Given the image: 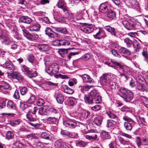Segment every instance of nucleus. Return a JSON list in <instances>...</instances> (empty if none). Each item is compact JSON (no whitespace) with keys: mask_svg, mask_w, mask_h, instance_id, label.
I'll return each mask as SVG.
<instances>
[{"mask_svg":"<svg viewBox=\"0 0 148 148\" xmlns=\"http://www.w3.org/2000/svg\"><path fill=\"white\" fill-rule=\"evenodd\" d=\"M120 91L122 94L121 97L126 102H129L133 99L134 95L131 91L125 88H121Z\"/></svg>","mask_w":148,"mask_h":148,"instance_id":"f257e3e1","label":"nucleus"},{"mask_svg":"<svg viewBox=\"0 0 148 148\" xmlns=\"http://www.w3.org/2000/svg\"><path fill=\"white\" fill-rule=\"evenodd\" d=\"M57 5L58 8L62 9L64 12L66 14L69 19L73 18V14L71 13L66 6L64 0H58Z\"/></svg>","mask_w":148,"mask_h":148,"instance_id":"f03ea898","label":"nucleus"},{"mask_svg":"<svg viewBox=\"0 0 148 148\" xmlns=\"http://www.w3.org/2000/svg\"><path fill=\"white\" fill-rule=\"evenodd\" d=\"M38 110V108L36 106L34 107L32 109H29L26 114L27 118L29 121H34L37 120V118L35 113Z\"/></svg>","mask_w":148,"mask_h":148,"instance_id":"7ed1b4c3","label":"nucleus"},{"mask_svg":"<svg viewBox=\"0 0 148 148\" xmlns=\"http://www.w3.org/2000/svg\"><path fill=\"white\" fill-rule=\"evenodd\" d=\"M115 76L111 73L103 74L101 77L100 82L101 84L104 86H108L110 81L114 78Z\"/></svg>","mask_w":148,"mask_h":148,"instance_id":"20e7f679","label":"nucleus"},{"mask_svg":"<svg viewBox=\"0 0 148 148\" xmlns=\"http://www.w3.org/2000/svg\"><path fill=\"white\" fill-rule=\"evenodd\" d=\"M59 70L58 64L56 63H53L49 66L48 70L46 71L48 74L53 76L58 72Z\"/></svg>","mask_w":148,"mask_h":148,"instance_id":"39448f33","label":"nucleus"},{"mask_svg":"<svg viewBox=\"0 0 148 148\" xmlns=\"http://www.w3.org/2000/svg\"><path fill=\"white\" fill-rule=\"evenodd\" d=\"M86 134L88 133V135H85L84 137L86 139L89 140H96L97 138V136L96 134V130L94 129H90L86 132Z\"/></svg>","mask_w":148,"mask_h":148,"instance_id":"423d86ee","label":"nucleus"},{"mask_svg":"<svg viewBox=\"0 0 148 148\" xmlns=\"http://www.w3.org/2000/svg\"><path fill=\"white\" fill-rule=\"evenodd\" d=\"M89 94L88 95H85L84 99L85 102L88 104H90L93 103H99L100 99L98 98L96 100L94 99Z\"/></svg>","mask_w":148,"mask_h":148,"instance_id":"0eeeda50","label":"nucleus"},{"mask_svg":"<svg viewBox=\"0 0 148 148\" xmlns=\"http://www.w3.org/2000/svg\"><path fill=\"white\" fill-rule=\"evenodd\" d=\"M45 32V34L51 38H58L60 37L59 34L55 32L50 28L48 27L46 28Z\"/></svg>","mask_w":148,"mask_h":148,"instance_id":"6e6552de","label":"nucleus"},{"mask_svg":"<svg viewBox=\"0 0 148 148\" xmlns=\"http://www.w3.org/2000/svg\"><path fill=\"white\" fill-rule=\"evenodd\" d=\"M112 63H110L108 62H106L105 63L108 66L114 68L115 69H116L118 67L123 70H124V66L121 65L119 62H117L114 60H111Z\"/></svg>","mask_w":148,"mask_h":148,"instance_id":"1a4fd4ad","label":"nucleus"},{"mask_svg":"<svg viewBox=\"0 0 148 148\" xmlns=\"http://www.w3.org/2000/svg\"><path fill=\"white\" fill-rule=\"evenodd\" d=\"M21 70L23 72L26 73L27 75L29 77L32 78L35 77L37 75L36 72L35 71L33 73H32L29 70V68L25 65L22 66L21 67Z\"/></svg>","mask_w":148,"mask_h":148,"instance_id":"9d476101","label":"nucleus"},{"mask_svg":"<svg viewBox=\"0 0 148 148\" xmlns=\"http://www.w3.org/2000/svg\"><path fill=\"white\" fill-rule=\"evenodd\" d=\"M97 29L98 30V32L95 34L93 35L94 38L100 40L106 36V35L104 30L100 28H98Z\"/></svg>","mask_w":148,"mask_h":148,"instance_id":"9b49d317","label":"nucleus"},{"mask_svg":"<svg viewBox=\"0 0 148 148\" xmlns=\"http://www.w3.org/2000/svg\"><path fill=\"white\" fill-rule=\"evenodd\" d=\"M81 30L86 33H90L94 30V28L91 25L84 24L81 27Z\"/></svg>","mask_w":148,"mask_h":148,"instance_id":"f8f14e48","label":"nucleus"},{"mask_svg":"<svg viewBox=\"0 0 148 148\" xmlns=\"http://www.w3.org/2000/svg\"><path fill=\"white\" fill-rule=\"evenodd\" d=\"M10 89V86L8 83L4 81L0 82V92H3L5 90H9Z\"/></svg>","mask_w":148,"mask_h":148,"instance_id":"ddd939ff","label":"nucleus"},{"mask_svg":"<svg viewBox=\"0 0 148 148\" xmlns=\"http://www.w3.org/2000/svg\"><path fill=\"white\" fill-rule=\"evenodd\" d=\"M3 67L10 71V72L14 71L15 69V67L12 62L10 61H6L5 62V65H3ZM3 66V65H0Z\"/></svg>","mask_w":148,"mask_h":148,"instance_id":"4468645a","label":"nucleus"},{"mask_svg":"<svg viewBox=\"0 0 148 148\" xmlns=\"http://www.w3.org/2000/svg\"><path fill=\"white\" fill-rule=\"evenodd\" d=\"M63 124L66 127L71 128H74L77 126V123L75 121L70 120L64 121Z\"/></svg>","mask_w":148,"mask_h":148,"instance_id":"2eb2a0df","label":"nucleus"},{"mask_svg":"<svg viewBox=\"0 0 148 148\" xmlns=\"http://www.w3.org/2000/svg\"><path fill=\"white\" fill-rule=\"evenodd\" d=\"M122 23L124 27L128 30L134 29L135 25L132 22H128L126 21H123Z\"/></svg>","mask_w":148,"mask_h":148,"instance_id":"dca6fc26","label":"nucleus"},{"mask_svg":"<svg viewBox=\"0 0 148 148\" xmlns=\"http://www.w3.org/2000/svg\"><path fill=\"white\" fill-rule=\"evenodd\" d=\"M118 123V121L117 120L114 121L112 120H108L107 122L106 127L109 129L111 130L113 129L114 127Z\"/></svg>","mask_w":148,"mask_h":148,"instance_id":"f3484780","label":"nucleus"},{"mask_svg":"<svg viewBox=\"0 0 148 148\" xmlns=\"http://www.w3.org/2000/svg\"><path fill=\"white\" fill-rule=\"evenodd\" d=\"M40 25L37 23L31 24L28 27L29 30L31 32L38 31L40 29Z\"/></svg>","mask_w":148,"mask_h":148,"instance_id":"a211bd4d","label":"nucleus"},{"mask_svg":"<svg viewBox=\"0 0 148 148\" xmlns=\"http://www.w3.org/2000/svg\"><path fill=\"white\" fill-rule=\"evenodd\" d=\"M104 28L108 32L110 33L112 35L115 37L117 36L116 30L115 28L108 25L105 26Z\"/></svg>","mask_w":148,"mask_h":148,"instance_id":"6ab92c4d","label":"nucleus"},{"mask_svg":"<svg viewBox=\"0 0 148 148\" xmlns=\"http://www.w3.org/2000/svg\"><path fill=\"white\" fill-rule=\"evenodd\" d=\"M24 35L27 39L31 40H36L38 38V36L36 34H31L24 32Z\"/></svg>","mask_w":148,"mask_h":148,"instance_id":"aec40b11","label":"nucleus"},{"mask_svg":"<svg viewBox=\"0 0 148 148\" xmlns=\"http://www.w3.org/2000/svg\"><path fill=\"white\" fill-rule=\"evenodd\" d=\"M49 107L47 106H45L39 108L38 113L40 115H47L48 113Z\"/></svg>","mask_w":148,"mask_h":148,"instance_id":"412c9836","label":"nucleus"},{"mask_svg":"<svg viewBox=\"0 0 148 148\" xmlns=\"http://www.w3.org/2000/svg\"><path fill=\"white\" fill-rule=\"evenodd\" d=\"M79 76L82 78L84 82L91 83L93 81V79L89 75L87 74H84L83 75H79Z\"/></svg>","mask_w":148,"mask_h":148,"instance_id":"4be33fe9","label":"nucleus"},{"mask_svg":"<svg viewBox=\"0 0 148 148\" xmlns=\"http://www.w3.org/2000/svg\"><path fill=\"white\" fill-rule=\"evenodd\" d=\"M92 97L94 98V99L95 100H96L98 98L100 99L99 101V103H100L101 101V96L99 95L97 91L95 90H92L89 94Z\"/></svg>","mask_w":148,"mask_h":148,"instance_id":"5701e85b","label":"nucleus"},{"mask_svg":"<svg viewBox=\"0 0 148 148\" xmlns=\"http://www.w3.org/2000/svg\"><path fill=\"white\" fill-rule=\"evenodd\" d=\"M136 88L138 90L143 92H147L148 89L146 86L141 83H137Z\"/></svg>","mask_w":148,"mask_h":148,"instance_id":"b1692460","label":"nucleus"},{"mask_svg":"<svg viewBox=\"0 0 148 148\" xmlns=\"http://www.w3.org/2000/svg\"><path fill=\"white\" fill-rule=\"evenodd\" d=\"M38 48L40 50L45 52L48 51L50 47L47 44H40L38 45Z\"/></svg>","mask_w":148,"mask_h":148,"instance_id":"393cba45","label":"nucleus"},{"mask_svg":"<svg viewBox=\"0 0 148 148\" xmlns=\"http://www.w3.org/2000/svg\"><path fill=\"white\" fill-rule=\"evenodd\" d=\"M54 97L56 98L57 102L60 104H62L64 100V96L61 93L56 94Z\"/></svg>","mask_w":148,"mask_h":148,"instance_id":"a878e982","label":"nucleus"},{"mask_svg":"<svg viewBox=\"0 0 148 148\" xmlns=\"http://www.w3.org/2000/svg\"><path fill=\"white\" fill-rule=\"evenodd\" d=\"M108 5L107 3H102L99 7V11L101 12H106L108 10Z\"/></svg>","mask_w":148,"mask_h":148,"instance_id":"bb28decb","label":"nucleus"},{"mask_svg":"<svg viewBox=\"0 0 148 148\" xmlns=\"http://www.w3.org/2000/svg\"><path fill=\"white\" fill-rule=\"evenodd\" d=\"M135 122L134 121L131 123L125 122L124 126L127 130L130 131L135 125Z\"/></svg>","mask_w":148,"mask_h":148,"instance_id":"cd10ccee","label":"nucleus"},{"mask_svg":"<svg viewBox=\"0 0 148 148\" xmlns=\"http://www.w3.org/2000/svg\"><path fill=\"white\" fill-rule=\"evenodd\" d=\"M20 21L21 22L30 24L32 21V20L27 16H23L20 18Z\"/></svg>","mask_w":148,"mask_h":148,"instance_id":"c85d7f7f","label":"nucleus"},{"mask_svg":"<svg viewBox=\"0 0 148 148\" xmlns=\"http://www.w3.org/2000/svg\"><path fill=\"white\" fill-rule=\"evenodd\" d=\"M101 138L103 140L109 139L111 138V136L109 133L105 131H102L101 133Z\"/></svg>","mask_w":148,"mask_h":148,"instance_id":"c756f323","label":"nucleus"},{"mask_svg":"<svg viewBox=\"0 0 148 148\" xmlns=\"http://www.w3.org/2000/svg\"><path fill=\"white\" fill-rule=\"evenodd\" d=\"M41 137L42 138L51 140V136L50 133L48 132H42L41 134Z\"/></svg>","mask_w":148,"mask_h":148,"instance_id":"7c9ffc66","label":"nucleus"},{"mask_svg":"<svg viewBox=\"0 0 148 148\" xmlns=\"http://www.w3.org/2000/svg\"><path fill=\"white\" fill-rule=\"evenodd\" d=\"M77 99L73 97H69L67 100L68 104L71 106L75 105L77 102Z\"/></svg>","mask_w":148,"mask_h":148,"instance_id":"2f4dec72","label":"nucleus"},{"mask_svg":"<svg viewBox=\"0 0 148 148\" xmlns=\"http://www.w3.org/2000/svg\"><path fill=\"white\" fill-rule=\"evenodd\" d=\"M119 51L120 53L126 54L128 56L130 55L131 54V53L129 50L123 47H120L119 49Z\"/></svg>","mask_w":148,"mask_h":148,"instance_id":"473e14b6","label":"nucleus"},{"mask_svg":"<svg viewBox=\"0 0 148 148\" xmlns=\"http://www.w3.org/2000/svg\"><path fill=\"white\" fill-rule=\"evenodd\" d=\"M135 77L138 82L137 83H141V82H143L144 80H146L140 75L139 72L137 71L135 73Z\"/></svg>","mask_w":148,"mask_h":148,"instance_id":"72a5a7b5","label":"nucleus"},{"mask_svg":"<svg viewBox=\"0 0 148 148\" xmlns=\"http://www.w3.org/2000/svg\"><path fill=\"white\" fill-rule=\"evenodd\" d=\"M53 13V15L54 18L55 19L57 20H63V17L62 15L60 12L54 11Z\"/></svg>","mask_w":148,"mask_h":148,"instance_id":"f704fd0d","label":"nucleus"},{"mask_svg":"<svg viewBox=\"0 0 148 148\" xmlns=\"http://www.w3.org/2000/svg\"><path fill=\"white\" fill-rule=\"evenodd\" d=\"M36 99V96L34 95L31 93L30 97L26 101V103L28 104H32L34 102Z\"/></svg>","mask_w":148,"mask_h":148,"instance_id":"c9c22d12","label":"nucleus"},{"mask_svg":"<svg viewBox=\"0 0 148 148\" xmlns=\"http://www.w3.org/2000/svg\"><path fill=\"white\" fill-rule=\"evenodd\" d=\"M19 107L22 110H24L25 109L28 108H29V109H31V108H32V106L31 105H28L27 104H25L24 103L21 101L20 102Z\"/></svg>","mask_w":148,"mask_h":148,"instance_id":"e433bc0d","label":"nucleus"},{"mask_svg":"<svg viewBox=\"0 0 148 148\" xmlns=\"http://www.w3.org/2000/svg\"><path fill=\"white\" fill-rule=\"evenodd\" d=\"M107 16L110 19L112 20L116 17V15L114 11L110 10L108 12Z\"/></svg>","mask_w":148,"mask_h":148,"instance_id":"4c0bfd02","label":"nucleus"},{"mask_svg":"<svg viewBox=\"0 0 148 148\" xmlns=\"http://www.w3.org/2000/svg\"><path fill=\"white\" fill-rule=\"evenodd\" d=\"M103 118L100 116H97L94 120V123L98 126L100 125L102 122Z\"/></svg>","mask_w":148,"mask_h":148,"instance_id":"58836bf2","label":"nucleus"},{"mask_svg":"<svg viewBox=\"0 0 148 148\" xmlns=\"http://www.w3.org/2000/svg\"><path fill=\"white\" fill-rule=\"evenodd\" d=\"M2 39V42L5 45H8L11 43L12 41L10 40L9 38L5 36H4Z\"/></svg>","mask_w":148,"mask_h":148,"instance_id":"ea45409f","label":"nucleus"},{"mask_svg":"<svg viewBox=\"0 0 148 148\" xmlns=\"http://www.w3.org/2000/svg\"><path fill=\"white\" fill-rule=\"evenodd\" d=\"M64 92L66 93L72 94L74 92L73 90L69 87L65 85L63 86Z\"/></svg>","mask_w":148,"mask_h":148,"instance_id":"a19ab883","label":"nucleus"},{"mask_svg":"<svg viewBox=\"0 0 148 148\" xmlns=\"http://www.w3.org/2000/svg\"><path fill=\"white\" fill-rule=\"evenodd\" d=\"M22 123L20 119H17L10 122V124L12 126L15 127Z\"/></svg>","mask_w":148,"mask_h":148,"instance_id":"79ce46f5","label":"nucleus"},{"mask_svg":"<svg viewBox=\"0 0 148 148\" xmlns=\"http://www.w3.org/2000/svg\"><path fill=\"white\" fill-rule=\"evenodd\" d=\"M58 44L60 46L69 45H70L69 41L66 40H58Z\"/></svg>","mask_w":148,"mask_h":148,"instance_id":"37998d69","label":"nucleus"},{"mask_svg":"<svg viewBox=\"0 0 148 148\" xmlns=\"http://www.w3.org/2000/svg\"><path fill=\"white\" fill-rule=\"evenodd\" d=\"M90 88V86L88 85H85L79 86V89L83 93L85 91H88Z\"/></svg>","mask_w":148,"mask_h":148,"instance_id":"c03bdc74","label":"nucleus"},{"mask_svg":"<svg viewBox=\"0 0 148 148\" xmlns=\"http://www.w3.org/2000/svg\"><path fill=\"white\" fill-rule=\"evenodd\" d=\"M7 106V107L10 109L15 110L16 108L15 104L11 101H8Z\"/></svg>","mask_w":148,"mask_h":148,"instance_id":"a18cd8bd","label":"nucleus"},{"mask_svg":"<svg viewBox=\"0 0 148 148\" xmlns=\"http://www.w3.org/2000/svg\"><path fill=\"white\" fill-rule=\"evenodd\" d=\"M87 144L86 142L82 140L78 141L76 143V145L77 146L82 147H85Z\"/></svg>","mask_w":148,"mask_h":148,"instance_id":"49530a36","label":"nucleus"},{"mask_svg":"<svg viewBox=\"0 0 148 148\" xmlns=\"http://www.w3.org/2000/svg\"><path fill=\"white\" fill-rule=\"evenodd\" d=\"M141 53L144 57L145 60H147L148 62V55L147 50L146 48H144L143 49Z\"/></svg>","mask_w":148,"mask_h":148,"instance_id":"de8ad7c7","label":"nucleus"},{"mask_svg":"<svg viewBox=\"0 0 148 148\" xmlns=\"http://www.w3.org/2000/svg\"><path fill=\"white\" fill-rule=\"evenodd\" d=\"M124 41L126 44L127 47H130L133 45L132 41L128 38L124 39Z\"/></svg>","mask_w":148,"mask_h":148,"instance_id":"09e8293b","label":"nucleus"},{"mask_svg":"<svg viewBox=\"0 0 148 148\" xmlns=\"http://www.w3.org/2000/svg\"><path fill=\"white\" fill-rule=\"evenodd\" d=\"M56 31L58 32L64 34L68 33V31L66 28L64 27H57L56 28Z\"/></svg>","mask_w":148,"mask_h":148,"instance_id":"8fccbe9b","label":"nucleus"},{"mask_svg":"<svg viewBox=\"0 0 148 148\" xmlns=\"http://www.w3.org/2000/svg\"><path fill=\"white\" fill-rule=\"evenodd\" d=\"M120 142L123 145H129L131 144L129 140H127L121 137L119 138Z\"/></svg>","mask_w":148,"mask_h":148,"instance_id":"3c124183","label":"nucleus"},{"mask_svg":"<svg viewBox=\"0 0 148 148\" xmlns=\"http://www.w3.org/2000/svg\"><path fill=\"white\" fill-rule=\"evenodd\" d=\"M14 134L11 131H8L6 134V138L8 140L13 138L14 137Z\"/></svg>","mask_w":148,"mask_h":148,"instance_id":"603ef678","label":"nucleus"},{"mask_svg":"<svg viewBox=\"0 0 148 148\" xmlns=\"http://www.w3.org/2000/svg\"><path fill=\"white\" fill-rule=\"evenodd\" d=\"M47 121L48 122L51 124H56L57 122V120L55 117H50L47 119Z\"/></svg>","mask_w":148,"mask_h":148,"instance_id":"864d4df0","label":"nucleus"},{"mask_svg":"<svg viewBox=\"0 0 148 148\" xmlns=\"http://www.w3.org/2000/svg\"><path fill=\"white\" fill-rule=\"evenodd\" d=\"M141 99L145 106H148V98L144 96L141 97Z\"/></svg>","mask_w":148,"mask_h":148,"instance_id":"5fc2aeb1","label":"nucleus"},{"mask_svg":"<svg viewBox=\"0 0 148 148\" xmlns=\"http://www.w3.org/2000/svg\"><path fill=\"white\" fill-rule=\"evenodd\" d=\"M62 144L61 140H58L54 143L55 146L56 148H60Z\"/></svg>","mask_w":148,"mask_h":148,"instance_id":"6e6d98bb","label":"nucleus"},{"mask_svg":"<svg viewBox=\"0 0 148 148\" xmlns=\"http://www.w3.org/2000/svg\"><path fill=\"white\" fill-rule=\"evenodd\" d=\"M123 120L126 121L125 122L131 123L132 122H134L132 119L127 116H124L123 118Z\"/></svg>","mask_w":148,"mask_h":148,"instance_id":"4d7b16f0","label":"nucleus"},{"mask_svg":"<svg viewBox=\"0 0 148 148\" xmlns=\"http://www.w3.org/2000/svg\"><path fill=\"white\" fill-rule=\"evenodd\" d=\"M28 124L36 129H38L41 126V124L40 123H34L29 122L28 123Z\"/></svg>","mask_w":148,"mask_h":148,"instance_id":"13d9d810","label":"nucleus"},{"mask_svg":"<svg viewBox=\"0 0 148 148\" xmlns=\"http://www.w3.org/2000/svg\"><path fill=\"white\" fill-rule=\"evenodd\" d=\"M79 52H71L69 53L67 56V58L69 59H70L72 56H75L76 55H77L79 54Z\"/></svg>","mask_w":148,"mask_h":148,"instance_id":"bf43d9fd","label":"nucleus"},{"mask_svg":"<svg viewBox=\"0 0 148 148\" xmlns=\"http://www.w3.org/2000/svg\"><path fill=\"white\" fill-rule=\"evenodd\" d=\"M67 52L66 50L64 49H61L58 51L59 53L61 55V56L63 57H64L65 53Z\"/></svg>","mask_w":148,"mask_h":148,"instance_id":"052dcab7","label":"nucleus"},{"mask_svg":"<svg viewBox=\"0 0 148 148\" xmlns=\"http://www.w3.org/2000/svg\"><path fill=\"white\" fill-rule=\"evenodd\" d=\"M45 103L43 99H38L37 101L36 104L38 106H41L43 105Z\"/></svg>","mask_w":148,"mask_h":148,"instance_id":"680f3d73","label":"nucleus"},{"mask_svg":"<svg viewBox=\"0 0 148 148\" xmlns=\"http://www.w3.org/2000/svg\"><path fill=\"white\" fill-rule=\"evenodd\" d=\"M142 145L144 146H148V138H143L142 141Z\"/></svg>","mask_w":148,"mask_h":148,"instance_id":"e2e57ef3","label":"nucleus"},{"mask_svg":"<svg viewBox=\"0 0 148 148\" xmlns=\"http://www.w3.org/2000/svg\"><path fill=\"white\" fill-rule=\"evenodd\" d=\"M45 84L47 85L53 87H56L57 86L58 84V83H54L50 81H46L45 82Z\"/></svg>","mask_w":148,"mask_h":148,"instance_id":"0e129e2a","label":"nucleus"},{"mask_svg":"<svg viewBox=\"0 0 148 148\" xmlns=\"http://www.w3.org/2000/svg\"><path fill=\"white\" fill-rule=\"evenodd\" d=\"M121 110L123 112H130L132 111L131 108L129 107L124 106L121 108Z\"/></svg>","mask_w":148,"mask_h":148,"instance_id":"69168bd1","label":"nucleus"},{"mask_svg":"<svg viewBox=\"0 0 148 148\" xmlns=\"http://www.w3.org/2000/svg\"><path fill=\"white\" fill-rule=\"evenodd\" d=\"M19 75H20V73L17 72H14L11 74V76L13 78L17 79Z\"/></svg>","mask_w":148,"mask_h":148,"instance_id":"338daca9","label":"nucleus"},{"mask_svg":"<svg viewBox=\"0 0 148 148\" xmlns=\"http://www.w3.org/2000/svg\"><path fill=\"white\" fill-rule=\"evenodd\" d=\"M136 143L138 147L139 148H141L140 147L141 145V143L140 140V138L138 136H137L136 138Z\"/></svg>","mask_w":148,"mask_h":148,"instance_id":"774afa93","label":"nucleus"}]
</instances>
